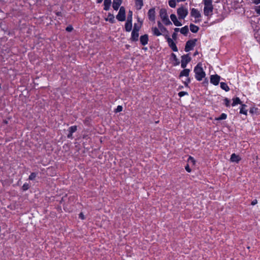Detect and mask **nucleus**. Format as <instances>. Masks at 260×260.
<instances>
[{
    "mask_svg": "<svg viewBox=\"0 0 260 260\" xmlns=\"http://www.w3.org/2000/svg\"><path fill=\"white\" fill-rule=\"evenodd\" d=\"M194 72L195 73V77L198 81H201L205 76L206 74L203 71L202 67V64L198 63L194 69Z\"/></svg>",
    "mask_w": 260,
    "mask_h": 260,
    "instance_id": "nucleus-1",
    "label": "nucleus"
},
{
    "mask_svg": "<svg viewBox=\"0 0 260 260\" xmlns=\"http://www.w3.org/2000/svg\"><path fill=\"white\" fill-rule=\"evenodd\" d=\"M203 3L204 15L207 16L212 15L213 10L212 0H204Z\"/></svg>",
    "mask_w": 260,
    "mask_h": 260,
    "instance_id": "nucleus-2",
    "label": "nucleus"
},
{
    "mask_svg": "<svg viewBox=\"0 0 260 260\" xmlns=\"http://www.w3.org/2000/svg\"><path fill=\"white\" fill-rule=\"evenodd\" d=\"M159 16L162 22L166 25L172 24V22L170 20L167 10L165 9H161L159 11Z\"/></svg>",
    "mask_w": 260,
    "mask_h": 260,
    "instance_id": "nucleus-3",
    "label": "nucleus"
},
{
    "mask_svg": "<svg viewBox=\"0 0 260 260\" xmlns=\"http://www.w3.org/2000/svg\"><path fill=\"white\" fill-rule=\"evenodd\" d=\"M177 13L179 19H184L187 16L188 11L187 8L181 6L177 9Z\"/></svg>",
    "mask_w": 260,
    "mask_h": 260,
    "instance_id": "nucleus-4",
    "label": "nucleus"
},
{
    "mask_svg": "<svg viewBox=\"0 0 260 260\" xmlns=\"http://www.w3.org/2000/svg\"><path fill=\"white\" fill-rule=\"evenodd\" d=\"M117 19L119 21H123L125 20V10L123 7H121L119 11L116 16Z\"/></svg>",
    "mask_w": 260,
    "mask_h": 260,
    "instance_id": "nucleus-5",
    "label": "nucleus"
},
{
    "mask_svg": "<svg viewBox=\"0 0 260 260\" xmlns=\"http://www.w3.org/2000/svg\"><path fill=\"white\" fill-rule=\"evenodd\" d=\"M197 41L196 39L191 40L188 41L186 43L185 47V51L186 52H188L191 50L194 46L196 45V42Z\"/></svg>",
    "mask_w": 260,
    "mask_h": 260,
    "instance_id": "nucleus-6",
    "label": "nucleus"
},
{
    "mask_svg": "<svg viewBox=\"0 0 260 260\" xmlns=\"http://www.w3.org/2000/svg\"><path fill=\"white\" fill-rule=\"evenodd\" d=\"M191 58L188 54L184 55L182 56L181 66L182 68L185 69L187 63L190 61Z\"/></svg>",
    "mask_w": 260,
    "mask_h": 260,
    "instance_id": "nucleus-7",
    "label": "nucleus"
},
{
    "mask_svg": "<svg viewBox=\"0 0 260 260\" xmlns=\"http://www.w3.org/2000/svg\"><path fill=\"white\" fill-rule=\"evenodd\" d=\"M220 78V76L217 75H211L210 82L215 85H217L219 84Z\"/></svg>",
    "mask_w": 260,
    "mask_h": 260,
    "instance_id": "nucleus-8",
    "label": "nucleus"
},
{
    "mask_svg": "<svg viewBox=\"0 0 260 260\" xmlns=\"http://www.w3.org/2000/svg\"><path fill=\"white\" fill-rule=\"evenodd\" d=\"M167 42L169 47L173 50V51H178V49L176 45V44L174 43V42L173 41L172 39H171L170 38H168Z\"/></svg>",
    "mask_w": 260,
    "mask_h": 260,
    "instance_id": "nucleus-9",
    "label": "nucleus"
},
{
    "mask_svg": "<svg viewBox=\"0 0 260 260\" xmlns=\"http://www.w3.org/2000/svg\"><path fill=\"white\" fill-rule=\"evenodd\" d=\"M149 19L150 21H154L155 18V11L154 8L150 9L148 12Z\"/></svg>",
    "mask_w": 260,
    "mask_h": 260,
    "instance_id": "nucleus-10",
    "label": "nucleus"
},
{
    "mask_svg": "<svg viewBox=\"0 0 260 260\" xmlns=\"http://www.w3.org/2000/svg\"><path fill=\"white\" fill-rule=\"evenodd\" d=\"M170 18L175 26H180L182 25V23L179 21H178L175 14H172L170 15Z\"/></svg>",
    "mask_w": 260,
    "mask_h": 260,
    "instance_id": "nucleus-11",
    "label": "nucleus"
},
{
    "mask_svg": "<svg viewBox=\"0 0 260 260\" xmlns=\"http://www.w3.org/2000/svg\"><path fill=\"white\" fill-rule=\"evenodd\" d=\"M190 15L195 18H199L201 17V14L200 12L195 8H192L191 10Z\"/></svg>",
    "mask_w": 260,
    "mask_h": 260,
    "instance_id": "nucleus-12",
    "label": "nucleus"
},
{
    "mask_svg": "<svg viewBox=\"0 0 260 260\" xmlns=\"http://www.w3.org/2000/svg\"><path fill=\"white\" fill-rule=\"evenodd\" d=\"M122 2V0H113L112 5L113 9L116 11L118 10Z\"/></svg>",
    "mask_w": 260,
    "mask_h": 260,
    "instance_id": "nucleus-13",
    "label": "nucleus"
},
{
    "mask_svg": "<svg viewBox=\"0 0 260 260\" xmlns=\"http://www.w3.org/2000/svg\"><path fill=\"white\" fill-rule=\"evenodd\" d=\"M140 40L142 45H146L148 43V36L147 35L141 36Z\"/></svg>",
    "mask_w": 260,
    "mask_h": 260,
    "instance_id": "nucleus-14",
    "label": "nucleus"
},
{
    "mask_svg": "<svg viewBox=\"0 0 260 260\" xmlns=\"http://www.w3.org/2000/svg\"><path fill=\"white\" fill-rule=\"evenodd\" d=\"M240 157L239 155H236L235 153H233L231 156V161L232 162H238L240 160Z\"/></svg>",
    "mask_w": 260,
    "mask_h": 260,
    "instance_id": "nucleus-15",
    "label": "nucleus"
},
{
    "mask_svg": "<svg viewBox=\"0 0 260 260\" xmlns=\"http://www.w3.org/2000/svg\"><path fill=\"white\" fill-rule=\"evenodd\" d=\"M143 6V0H135V6L137 10H140Z\"/></svg>",
    "mask_w": 260,
    "mask_h": 260,
    "instance_id": "nucleus-16",
    "label": "nucleus"
},
{
    "mask_svg": "<svg viewBox=\"0 0 260 260\" xmlns=\"http://www.w3.org/2000/svg\"><path fill=\"white\" fill-rule=\"evenodd\" d=\"M111 4V0H104V9L106 11L109 10L110 9Z\"/></svg>",
    "mask_w": 260,
    "mask_h": 260,
    "instance_id": "nucleus-17",
    "label": "nucleus"
},
{
    "mask_svg": "<svg viewBox=\"0 0 260 260\" xmlns=\"http://www.w3.org/2000/svg\"><path fill=\"white\" fill-rule=\"evenodd\" d=\"M139 38V31H132V40L134 41H137L138 40Z\"/></svg>",
    "mask_w": 260,
    "mask_h": 260,
    "instance_id": "nucleus-18",
    "label": "nucleus"
},
{
    "mask_svg": "<svg viewBox=\"0 0 260 260\" xmlns=\"http://www.w3.org/2000/svg\"><path fill=\"white\" fill-rule=\"evenodd\" d=\"M132 28V22L127 21L125 24V29L126 31L129 32L131 31Z\"/></svg>",
    "mask_w": 260,
    "mask_h": 260,
    "instance_id": "nucleus-19",
    "label": "nucleus"
},
{
    "mask_svg": "<svg viewBox=\"0 0 260 260\" xmlns=\"http://www.w3.org/2000/svg\"><path fill=\"white\" fill-rule=\"evenodd\" d=\"M190 30L192 32L196 33L198 31L199 27L191 23L189 25Z\"/></svg>",
    "mask_w": 260,
    "mask_h": 260,
    "instance_id": "nucleus-20",
    "label": "nucleus"
},
{
    "mask_svg": "<svg viewBox=\"0 0 260 260\" xmlns=\"http://www.w3.org/2000/svg\"><path fill=\"white\" fill-rule=\"evenodd\" d=\"M189 72H190L189 69H185L181 72V73L180 74V77H182V76L188 77L189 76Z\"/></svg>",
    "mask_w": 260,
    "mask_h": 260,
    "instance_id": "nucleus-21",
    "label": "nucleus"
},
{
    "mask_svg": "<svg viewBox=\"0 0 260 260\" xmlns=\"http://www.w3.org/2000/svg\"><path fill=\"white\" fill-rule=\"evenodd\" d=\"M152 31L153 34L156 36H159L161 35V33L159 31V29L156 27H152Z\"/></svg>",
    "mask_w": 260,
    "mask_h": 260,
    "instance_id": "nucleus-22",
    "label": "nucleus"
},
{
    "mask_svg": "<svg viewBox=\"0 0 260 260\" xmlns=\"http://www.w3.org/2000/svg\"><path fill=\"white\" fill-rule=\"evenodd\" d=\"M188 26H185L180 29V31L182 34L186 36L188 34Z\"/></svg>",
    "mask_w": 260,
    "mask_h": 260,
    "instance_id": "nucleus-23",
    "label": "nucleus"
},
{
    "mask_svg": "<svg viewBox=\"0 0 260 260\" xmlns=\"http://www.w3.org/2000/svg\"><path fill=\"white\" fill-rule=\"evenodd\" d=\"M237 104H241V102L239 98H236L233 99V103L232 104V106H235Z\"/></svg>",
    "mask_w": 260,
    "mask_h": 260,
    "instance_id": "nucleus-24",
    "label": "nucleus"
},
{
    "mask_svg": "<svg viewBox=\"0 0 260 260\" xmlns=\"http://www.w3.org/2000/svg\"><path fill=\"white\" fill-rule=\"evenodd\" d=\"M246 105L245 104H242L240 110V113L247 115V110L245 109Z\"/></svg>",
    "mask_w": 260,
    "mask_h": 260,
    "instance_id": "nucleus-25",
    "label": "nucleus"
},
{
    "mask_svg": "<svg viewBox=\"0 0 260 260\" xmlns=\"http://www.w3.org/2000/svg\"><path fill=\"white\" fill-rule=\"evenodd\" d=\"M220 87L226 91H228L230 90V88L228 85L224 82L220 83Z\"/></svg>",
    "mask_w": 260,
    "mask_h": 260,
    "instance_id": "nucleus-26",
    "label": "nucleus"
},
{
    "mask_svg": "<svg viewBox=\"0 0 260 260\" xmlns=\"http://www.w3.org/2000/svg\"><path fill=\"white\" fill-rule=\"evenodd\" d=\"M226 117H227V115L226 114L222 113L219 117L215 118L214 120H217V121L224 120V119H225L226 118Z\"/></svg>",
    "mask_w": 260,
    "mask_h": 260,
    "instance_id": "nucleus-27",
    "label": "nucleus"
},
{
    "mask_svg": "<svg viewBox=\"0 0 260 260\" xmlns=\"http://www.w3.org/2000/svg\"><path fill=\"white\" fill-rule=\"evenodd\" d=\"M106 20L109 21L111 23H113L115 22L114 16L113 14H109L108 18Z\"/></svg>",
    "mask_w": 260,
    "mask_h": 260,
    "instance_id": "nucleus-28",
    "label": "nucleus"
},
{
    "mask_svg": "<svg viewBox=\"0 0 260 260\" xmlns=\"http://www.w3.org/2000/svg\"><path fill=\"white\" fill-rule=\"evenodd\" d=\"M158 28L161 30L162 32H164L166 30V28L163 26L162 23L160 21L157 22Z\"/></svg>",
    "mask_w": 260,
    "mask_h": 260,
    "instance_id": "nucleus-29",
    "label": "nucleus"
},
{
    "mask_svg": "<svg viewBox=\"0 0 260 260\" xmlns=\"http://www.w3.org/2000/svg\"><path fill=\"white\" fill-rule=\"evenodd\" d=\"M169 5L171 8H175L176 6V0H170L168 2Z\"/></svg>",
    "mask_w": 260,
    "mask_h": 260,
    "instance_id": "nucleus-30",
    "label": "nucleus"
},
{
    "mask_svg": "<svg viewBox=\"0 0 260 260\" xmlns=\"http://www.w3.org/2000/svg\"><path fill=\"white\" fill-rule=\"evenodd\" d=\"M132 15L133 12L132 11H129L127 21H132Z\"/></svg>",
    "mask_w": 260,
    "mask_h": 260,
    "instance_id": "nucleus-31",
    "label": "nucleus"
},
{
    "mask_svg": "<svg viewBox=\"0 0 260 260\" xmlns=\"http://www.w3.org/2000/svg\"><path fill=\"white\" fill-rule=\"evenodd\" d=\"M77 131V126H72L69 129V132H71V133H74Z\"/></svg>",
    "mask_w": 260,
    "mask_h": 260,
    "instance_id": "nucleus-32",
    "label": "nucleus"
},
{
    "mask_svg": "<svg viewBox=\"0 0 260 260\" xmlns=\"http://www.w3.org/2000/svg\"><path fill=\"white\" fill-rule=\"evenodd\" d=\"M141 26L137 23L134 24L133 31H139L140 29Z\"/></svg>",
    "mask_w": 260,
    "mask_h": 260,
    "instance_id": "nucleus-33",
    "label": "nucleus"
},
{
    "mask_svg": "<svg viewBox=\"0 0 260 260\" xmlns=\"http://www.w3.org/2000/svg\"><path fill=\"white\" fill-rule=\"evenodd\" d=\"M187 161L188 162L192 163L193 165L195 164L196 161L191 156H189L188 157Z\"/></svg>",
    "mask_w": 260,
    "mask_h": 260,
    "instance_id": "nucleus-34",
    "label": "nucleus"
},
{
    "mask_svg": "<svg viewBox=\"0 0 260 260\" xmlns=\"http://www.w3.org/2000/svg\"><path fill=\"white\" fill-rule=\"evenodd\" d=\"M122 109H123V108L121 106H118L117 107V108L115 110V112L118 113V112H121V111H122Z\"/></svg>",
    "mask_w": 260,
    "mask_h": 260,
    "instance_id": "nucleus-35",
    "label": "nucleus"
},
{
    "mask_svg": "<svg viewBox=\"0 0 260 260\" xmlns=\"http://www.w3.org/2000/svg\"><path fill=\"white\" fill-rule=\"evenodd\" d=\"M224 104L225 105V106L228 107L230 106V101L227 99V98H225L224 100Z\"/></svg>",
    "mask_w": 260,
    "mask_h": 260,
    "instance_id": "nucleus-36",
    "label": "nucleus"
},
{
    "mask_svg": "<svg viewBox=\"0 0 260 260\" xmlns=\"http://www.w3.org/2000/svg\"><path fill=\"white\" fill-rule=\"evenodd\" d=\"M187 94H188V93L186 91H181L178 93V95L180 97H182V96H184L185 95H187Z\"/></svg>",
    "mask_w": 260,
    "mask_h": 260,
    "instance_id": "nucleus-37",
    "label": "nucleus"
},
{
    "mask_svg": "<svg viewBox=\"0 0 260 260\" xmlns=\"http://www.w3.org/2000/svg\"><path fill=\"white\" fill-rule=\"evenodd\" d=\"M255 11L257 14L260 15V5L259 6L256 7L255 8Z\"/></svg>",
    "mask_w": 260,
    "mask_h": 260,
    "instance_id": "nucleus-38",
    "label": "nucleus"
},
{
    "mask_svg": "<svg viewBox=\"0 0 260 260\" xmlns=\"http://www.w3.org/2000/svg\"><path fill=\"white\" fill-rule=\"evenodd\" d=\"M66 29L67 31L70 32L73 29V28L71 25H69L67 27Z\"/></svg>",
    "mask_w": 260,
    "mask_h": 260,
    "instance_id": "nucleus-39",
    "label": "nucleus"
},
{
    "mask_svg": "<svg viewBox=\"0 0 260 260\" xmlns=\"http://www.w3.org/2000/svg\"><path fill=\"white\" fill-rule=\"evenodd\" d=\"M22 188L24 190H26L28 188V184H24L22 186Z\"/></svg>",
    "mask_w": 260,
    "mask_h": 260,
    "instance_id": "nucleus-40",
    "label": "nucleus"
},
{
    "mask_svg": "<svg viewBox=\"0 0 260 260\" xmlns=\"http://www.w3.org/2000/svg\"><path fill=\"white\" fill-rule=\"evenodd\" d=\"M185 169L186 171L189 173L191 171V170L190 168H189V165L188 164L186 165V166L185 167Z\"/></svg>",
    "mask_w": 260,
    "mask_h": 260,
    "instance_id": "nucleus-41",
    "label": "nucleus"
},
{
    "mask_svg": "<svg viewBox=\"0 0 260 260\" xmlns=\"http://www.w3.org/2000/svg\"><path fill=\"white\" fill-rule=\"evenodd\" d=\"M190 80L189 78H187L186 81L184 82V84L185 85V86H188V84L189 83H190Z\"/></svg>",
    "mask_w": 260,
    "mask_h": 260,
    "instance_id": "nucleus-42",
    "label": "nucleus"
},
{
    "mask_svg": "<svg viewBox=\"0 0 260 260\" xmlns=\"http://www.w3.org/2000/svg\"><path fill=\"white\" fill-rule=\"evenodd\" d=\"M257 203V200L255 199V200H253V201L251 202V204L252 206H254V205H256Z\"/></svg>",
    "mask_w": 260,
    "mask_h": 260,
    "instance_id": "nucleus-43",
    "label": "nucleus"
},
{
    "mask_svg": "<svg viewBox=\"0 0 260 260\" xmlns=\"http://www.w3.org/2000/svg\"><path fill=\"white\" fill-rule=\"evenodd\" d=\"M252 2L255 4H260V0H251Z\"/></svg>",
    "mask_w": 260,
    "mask_h": 260,
    "instance_id": "nucleus-44",
    "label": "nucleus"
},
{
    "mask_svg": "<svg viewBox=\"0 0 260 260\" xmlns=\"http://www.w3.org/2000/svg\"><path fill=\"white\" fill-rule=\"evenodd\" d=\"M172 56L173 57V59H174L175 60L177 61V60H178V59H177V56H176V55L175 54L172 53Z\"/></svg>",
    "mask_w": 260,
    "mask_h": 260,
    "instance_id": "nucleus-45",
    "label": "nucleus"
},
{
    "mask_svg": "<svg viewBox=\"0 0 260 260\" xmlns=\"http://www.w3.org/2000/svg\"><path fill=\"white\" fill-rule=\"evenodd\" d=\"M79 217L81 219H84V216L83 215V214L82 213H80L79 214Z\"/></svg>",
    "mask_w": 260,
    "mask_h": 260,
    "instance_id": "nucleus-46",
    "label": "nucleus"
},
{
    "mask_svg": "<svg viewBox=\"0 0 260 260\" xmlns=\"http://www.w3.org/2000/svg\"><path fill=\"white\" fill-rule=\"evenodd\" d=\"M72 135H73V133H71V132H69V133L68 134V138H72Z\"/></svg>",
    "mask_w": 260,
    "mask_h": 260,
    "instance_id": "nucleus-47",
    "label": "nucleus"
},
{
    "mask_svg": "<svg viewBox=\"0 0 260 260\" xmlns=\"http://www.w3.org/2000/svg\"><path fill=\"white\" fill-rule=\"evenodd\" d=\"M172 38L174 39H175L176 38V34L175 32H174L173 34H172Z\"/></svg>",
    "mask_w": 260,
    "mask_h": 260,
    "instance_id": "nucleus-48",
    "label": "nucleus"
},
{
    "mask_svg": "<svg viewBox=\"0 0 260 260\" xmlns=\"http://www.w3.org/2000/svg\"><path fill=\"white\" fill-rule=\"evenodd\" d=\"M256 109H254V108H251L250 110V112L251 113H254V110H255Z\"/></svg>",
    "mask_w": 260,
    "mask_h": 260,
    "instance_id": "nucleus-49",
    "label": "nucleus"
},
{
    "mask_svg": "<svg viewBox=\"0 0 260 260\" xmlns=\"http://www.w3.org/2000/svg\"><path fill=\"white\" fill-rule=\"evenodd\" d=\"M180 30V29L179 28H175L174 29V30H175V32H178V31H179Z\"/></svg>",
    "mask_w": 260,
    "mask_h": 260,
    "instance_id": "nucleus-50",
    "label": "nucleus"
},
{
    "mask_svg": "<svg viewBox=\"0 0 260 260\" xmlns=\"http://www.w3.org/2000/svg\"><path fill=\"white\" fill-rule=\"evenodd\" d=\"M29 179L30 180H32V173H31L30 175H29Z\"/></svg>",
    "mask_w": 260,
    "mask_h": 260,
    "instance_id": "nucleus-51",
    "label": "nucleus"
},
{
    "mask_svg": "<svg viewBox=\"0 0 260 260\" xmlns=\"http://www.w3.org/2000/svg\"><path fill=\"white\" fill-rule=\"evenodd\" d=\"M96 1H97V3L100 4L102 2L103 0H96Z\"/></svg>",
    "mask_w": 260,
    "mask_h": 260,
    "instance_id": "nucleus-52",
    "label": "nucleus"
},
{
    "mask_svg": "<svg viewBox=\"0 0 260 260\" xmlns=\"http://www.w3.org/2000/svg\"><path fill=\"white\" fill-rule=\"evenodd\" d=\"M177 2H184L186 0H176Z\"/></svg>",
    "mask_w": 260,
    "mask_h": 260,
    "instance_id": "nucleus-53",
    "label": "nucleus"
},
{
    "mask_svg": "<svg viewBox=\"0 0 260 260\" xmlns=\"http://www.w3.org/2000/svg\"><path fill=\"white\" fill-rule=\"evenodd\" d=\"M199 21H200V20H196L194 21V22H195V23H198V22H199Z\"/></svg>",
    "mask_w": 260,
    "mask_h": 260,
    "instance_id": "nucleus-54",
    "label": "nucleus"
}]
</instances>
